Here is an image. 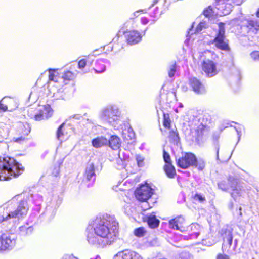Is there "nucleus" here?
<instances>
[{
    "label": "nucleus",
    "mask_w": 259,
    "mask_h": 259,
    "mask_svg": "<svg viewBox=\"0 0 259 259\" xmlns=\"http://www.w3.org/2000/svg\"><path fill=\"white\" fill-rule=\"evenodd\" d=\"M118 228V223L114 216L106 214L102 218H97L86 228V240L93 247L104 248L115 239Z\"/></svg>",
    "instance_id": "nucleus-1"
},
{
    "label": "nucleus",
    "mask_w": 259,
    "mask_h": 259,
    "mask_svg": "<svg viewBox=\"0 0 259 259\" xmlns=\"http://www.w3.org/2000/svg\"><path fill=\"white\" fill-rule=\"evenodd\" d=\"M218 187L224 192H229L231 197L235 201L241 203L242 198L249 188L245 187V185L238 182V180L230 176L227 180H222L218 183Z\"/></svg>",
    "instance_id": "nucleus-2"
},
{
    "label": "nucleus",
    "mask_w": 259,
    "mask_h": 259,
    "mask_svg": "<svg viewBox=\"0 0 259 259\" xmlns=\"http://www.w3.org/2000/svg\"><path fill=\"white\" fill-rule=\"evenodd\" d=\"M210 121L211 117L208 114L193 116L189 122L190 133L188 137H193L192 140L193 141H198L199 137H202L207 131Z\"/></svg>",
    "instance_id": "nucleus-3"
},
{
    "label": "nucleus",
    "mask_w": 259,
    "mask_h": 259,
    "mask_svg": "<svg viewBox=\"0 0 259 259\" xmlns=\"http://www.w3.org/2000/svg\"><path fill=\"white\" fill-rule=\"evenodd\" d=\"M24 170L23 167L14 158L9 157L0 158V181L16 177Z\"/></svg>",
    "instance_id": "nucleus-4"
},
{
    "label": "nucleus",
    "mask_w": 259,
    "mask_h": 259,
    "mask_svg": "<svg viewBox=\"0 0 259 259\" xmlns=\"http://www.w3.org/2000/svg\"><path fill=\"white\" fill-rule=\"evenodd\" d=\"M98 116L104 123L116 127L121 119V112L119 107L113 104L103 107L99 111Z\"/></svg>",
    "instance_id": "nucleus-5"
},
{
    "label": "nucleus",
    "mask_w": 259,
    "mask_h": 259,
    "mask_svg": "<svg viewBox=\"0 0 259 259\" xmlns=\"http://www.w3.org/2000/svg\"><path fill=\"white\" fill-rule=\"evenodd\" d=\"M28 209L26 199L21 200L17 207L13 208L12 204H9L6 207L2 215V220L0 221H9V223H16L21 218L24 217Z\"/></svg>",
    "instance_id": "nucleus-6"
},
{
    "label": "nucleus",
    "mask_w": 259,
    "mask_h": 259,
    "mask_svg": "<svg viewBox=\"0 0 259 259\" xmlns=\"http://www.w3.org/2000/svg\"><path fill=\"white\" fill-rule=\"evenodd\" d=\"M49 72L48 88L50 95L55 100L64 99L66 88L62 85V78L57 75L55 70L50 69Z\"/></svg>",
    "instance_id": "nucleus-7"
},
{
    "label": "nucleus",
    "mask_w": 259,
    "mask_h": 259,
    "mask_svg": "<svg viewBox=\"0 0 259 259\" xmlns=\"http://www.w3.org/2000/svg\"><path fill=\"white\" fill-rule=\"evenodd\" d=\"M233 228L231 226H226L223 227L220 233L223 238L222 250L229 254L235 253V249L237 244V240L235 239L233 243Z\"/></svg>",
    "instance_id": "nucleus-8"
},
{
    "label": "nucleus",
    "mask_w": 259,
    "mask_h": 259,
    "mask_svg": "<svg viewBox=\"0 0 259 259\" xmlns=\"http://www.w3.org/2000/svg\"><path fill=\"white\" fill-rule=\"evenodd\" d=\"M218 26L219 29L211 44L220 50L228 51L230 50V47L228 45V41L225 35V24L221 22L219 23Z\"/></svg>",
    "instance_id": "nucleus-9"
},
{
    "label": "nucleus",
    "mask_w": 259,
    "mask_h": 259,
    "mask_svg": "<svg viewBox=\"0 0 259 259\" xmlns=\"http://www.w3.org/2000/svg\"><path fill=\"white\" fill-rule=\"evenodd\" d=\"M16 235L14 234L4 233L0 236V250L12 249L15 245Z\"/></svg>",
    "instance_id": "nucleus-10"
},
{
    "label": "nucleus",
    "mask_w": 259,
    "mask_h": 259,
    "mask_svg": "<svg viewBox=\"0 0 259 259\" xmlns=\"http://www.w3.org/2000/svg\"><path fill=\"white\" fill-rule=\"evenodd\" d=\"M178 167L186 169L191 166H194L196 163V157L192 153H185L181 157L176 159Z\"/></svg>",
    "instance_id": "nucleus-11"
},
{
    "label": "nucleus",
    "mask_w": 259,
    "mask_h": 259,
    "mask_svg": "<svg viewBox=\"0 0 259 259\" xmlns=\"http://www.w3.org/2000/svg\"><path fill=\"white\" fill-rule=\"evenodd\" d=\"M32 110L28 111L29 116L31 118H34L36 121H40L41 120L46 119L50 117L53 113L52 109L49 105H45L40 107L38 110V113L32 115L30 113Z\"/></svg>",
    "instance_id": "nucleus-12"
},
{
    "label": "nucleus",
    "mask_w": 259,
    "mask_h": 259,
    "mask_svg": "<svg viewBox=\"0 0 259 259\" xmlns=\"http://www.w3.org/2000/svg\"><path fill=\"white\" fill-rule=\"evenodd\" d=\"M153 193V189L148 185H142L136 189L135 194L138 200L145 201L150 198Z\"/></svg>",
    "instance_id": "nucleus-13"
},
{
    "label": "nucleus",
    "mask_w": 259,
    "mask_h": 259,
    "mask_svg": "<svg viewBox=\"0 0 259 259\" xmlns=\"http://www.w3.org/2000/svg\"><path fill=\"white\" fill-rule=\"evenodd\" d=\"M95 178L94 165L93 163H89L85 169L83 181L89 187L93 185Z\"/></svg>",
    "instance_id": "nucleus-14"
},
{
    "label": "nucleus",
    "mask_w": 259,
    "mask_h": 259,
    "mask_svg": "<svg viewBox=\"0 0 259 259\" xmlns=\"http://www.w3.org/2000/svg\"><path fill=\"white\" fill-rule=\"evenodd\" d=\"M203 71L208 77H212L217 74L216 64L209 59L204 60L202 64Z\"/></svg>",
    "instance_id": "nucleus-15"
},
{
    "label": "nucleus",
    "mask_w": 259,
    "mask_h": 259,
    "mask_svg": "<svg viewBox=\"0 0 259 259\" xmlns=\"http://www.w3.org/2000/svg\"><path fill=\"white\" fill-rule=\"evenodd\" d=\"M128 44L133 45L137 44L142 40V35L137 30H128L124 32Z\"/></svg>",
    "instance_id": "nucleus-16"
},
{
    "label": "nucleus",
    "mask_w": 259,
    "mask_h": 259,
    "mask_svg": "<svg viewBox=\"0 0 259 259\" xmlns=\"http://www.w3.org/2000/svg\"><path fill=\"white\" fill-rule=\"evenodd\" d=\"M189 85L196 94H203L206 92L204 85L196 77L189 79Z\"/></svg>",
    "instance_id": "nucleus-17"
},
{
    "label": "nucleus",
    "mask_w": 259,
    "mask_h": 259,
    "mask_svg": "<svg viewBox=\"0 0 259 259\" xmlns=\"http://www.w3.org/2000/svg\"><path fill=\"white\" fill-rule=\"evenodd\" d=\"M113 259H143L137 252L131 250H125L117 253Z\"/></svg>",
    "instance_id": "nucleus-18"
},
{
    "label": "nucleus",
    "mask_w": 259,
    "mask_h": 259,
    "mask_svg": "<svg viewBox=\"0 0 259 259\" xmlns=\"http://www.w3.org/2000/svg\"><path fill=\"white\" fill-rule=\"evenodd\" d=\"M122 135L124 141L127 144H132L134 142L135 135L131 127L123 130Z\"/></svg>",
    "instance_id": "nucleus-19"
},
{
    "label": "nucleus",
    "mask_w": 259,
    "mask_h": 259,
    "mask_svg": "<svg viewBox=\"0 0 259 259\" xmlns=\"http://www.w3.org/2000/svg\"><path fill=\"white\" fill-rule=\"evenodd\" d=\"M246 28L248 33L256 34L259 29V20L253 19L247 21Z\"/></svg>",
    "instance_id": "nucleus-20"
},
{
    "label": "nucleus",
    "mask_w": 259,
    "mask_h": 259,
    "mask_svg": "<svg viewBox=\"0 0 259 259\" xmlns=\"http://www.w3.org/2000/svg\"><path fill=\"white\" fill-rule=\"evenodd\" d=\"M185 221L184 218L182 216H178L169 221V228L172 229L180 230V225H182Z\"/></svg>",
    "instance_id": "nucleus-21"
},
{
    "label": "nucleus",
    "mask_w": 259,
    "mask_h": 259,
    "mask_svg": "<svg viewBox=\"0 0 259 259\" xmlns=\"http://www.w3.org/2000/svg\"><path fill=\"white\" fill-rule=\"evenodd\" d=\"M109 64V61L106 59H100L97 60L95 68L94 69L96 73H100L105 71L106 65Z\"/></svg>",
    "instance_id": "nucleus-22"
},
{
    "label": "nucleus",
    "mask_w": 259,
    "mask_h": 259,
    "mask_svg": "<svg viewBox=\"0 0 259 259\" xmlns=\"http://www.w3.org/2000/svg\"><path fill=\"white\" fill-rule=\"evenodd\" d=\"M108 140L103 136L98 137L92 140V146L96 148L108 145Z\"/></svg>",
    "instance_id": "nucleus-23"
},
{
    "label": "nucleus",
    "mask_w": 259,
    "mask_h": 259,
    "mask_svg": "<svg viewBox=\"0 0 259 259\" xmlns=\"http://www.w3.org/2000/svg\"><path fill=\"white\" fill-rule=\"evenodd\" d=\"M108 145L113 149L117 150L119 148L121 142L120 140L117 136H112L110 137L109 139H108Z\"/></svg>",
    "instance_id": "nucleus-24"
},
{
    "label": "nucleus",
    "mask_w": 259,
    "mask_h": 259,
    "mask_svg": "<svg viewBox=\"0 0 259 259\" xmlns=\"http://www.w3.org/2000/svg\"><path fill=\"white\" fill-rule=\"evenodd\" d=\"M64 126L65 123H63L59 126L57 131V138L61 142L66 140L68 138L67 133L65 132Z\"/></svg>",
    "instance_id": "nucleus-25"
},
{
    "label": "nucleus",
    "mask_w": 259,
    "mask_h": 259,
    "mask_svg": "<svg viewBox=\"0 0 259 259\" xmlns=\"http://www.w3.org/2000/svg\"><path fill=\"white\" fill-rule=\"evenodd\" d=\"M160 221L156 219V215L154 213L150 214L147 217V223L149 227L151 228H155L159 226Z\"/></svg>",
    "instance_id": "nucleus-26"
},
{
    "label": "nucleus",
    "mask_w": 259,
    "mask_h": 259,
    "mask_svg": "<svg viewBox=\"0 0 259 259\" xmlns=\"http://www.w3.org/2000/svg\"><path fill=\"white\" fill-rule=\"evenodd\" d=\"M33 230L32 226H29L28 224L19 227V234L21 236H27L30 235Z\"/></svg>",
    "instance_id": "nucleus-27"
},
{
    "label": "nucleus",
    "mask_w": 259,
    "mask_h": 259,
    "mask_svg": "<svg viewBox=\"0 0 259 259\" xmlns=\"http://www.w3.org/2000/svg\"><path fill=\"white\" fill-rule=\"evenodd\" d=\"M164 170L167 176L170 178H173L176 175L175 168L171 163L165 164Z\"/></svg>",
    "instance_id": "nucleus-28"
},
{
    "label": "nucleus",
    "mask_w": 259,
    "mask_h": 259,
    "mask_svg": "<svg viewBox=\"0 0 259 259\" xmlns=\"http://www.w3.org/2000/svg\"><path fill=\"white\" fill-rule=\"evenodd\" d=\"M20 128L21 134L25 137L30 132V126L29 124L27 123L21 124Z\"/></svg>",
    "instance_id": "nucleus-29"
},
{
    "label": "nucleus",
    "mask_w": 259,
    "mask_h": 259,
    "mask_svg": "<svg viewBox=\"0 0 259 259\" xmlns=\"http://www.w3.org/2000/svg\"><path fill=\"white\" fill-rule=\"evenodd\" d=\"M160 15L159 13L158 7H156L153 10L152 12H151L150 14V16L151 17L153 18L151 20L152 22L151 24H153L158 19L159 16Z\"/></svg>",
    "instance_id": "nucleus-30"
},
{
    "label": "nucleus",
    "mask_w": 259,
    "mask_h": 259,
    "mask_svg": "<svg viewBox=\"0 0 259 259\" xmlns=\"http://www.w3.org/2000/svg\"><path fill=\"white\" fill-rule=\"evenodd\" d=\"M61 78L63 79L62 83H63L65 81L73 79L74 78V75L72 72L67 71L64 73L62 77Z\"/></svg>",
    "instance_id": "nucleus-31"
},
{
    "label": "nucleus",
    "mask_w": 259,
    "mask_h": 259,
    "mask_svg": "<svg viewBox=\"0 0 259 259\" xmlns=\"http://www.w3.org/2000/svg\"><path fill=\"white\" fill-rule=\"evenodd\" d=\"M214 14L215 12L213 10V8L211 7V6H209L207 8L203 11V14L208 20H209L210 17L214 15Z\"/></svg>",
    "instance_id": "nucleus-32"
},
{
    "label": "nucleus",
    "mask_w": 259,
    "mask_h": 259,
    "mask_svg": "<svg viewBox=\"0 0 259 259\" xmlns=\"http://www.w3.org/2000/svg\"><path fill=\"white\" fill-rule=\"evenodd\" d=\"M209 24L207 22L206 20H203V21L199 23L197 26L195 33H199L204 28H206L208 26Z\"/></svg>",
    "instance_id": "nucleus-33"
},
{
    "label": "nucleus",
    "mask_w": 259,
    "mask_h": 259,
    "mask_svg": "<svg viewBox=\"0 0 259 259\" xmlns=\"http://www.w3.org/2000/svg\"><path fill=\"white\" fill-rule=\"evenodd\" d=\"M33 203L36 205H40L42 202V197L41 195L36 194L31 196Z\"/></svg>",
    "instance_id": "nucleus-34"
},
{
    "label": "nucleus",
    "mask_w": 259,
    "mask_h": 259,
    "mask_svg": "<svg viewBox=\"0 0 259 259\" xmlns=\"http://www.w3.org/2000/svg\"><path fill=\"white\" fill-rule=\"evenodd\" d=\"M246 259H259V254L254 250L249 251L246 253Z\"/></svg>",
    "instance_id": "nucleus-35"
},
{
    "label": "nucleus",
    "mask_w": 259,
    "mask_h": 259,
    "mask_svg": "<svg viewBox=\"0 0 259 259\" xmlns=\"http://www.w3.org/2000/svg\"><path fill=\"white\" fill-rule=\"evenodd\" d=\"M216 241L212 238L203 239L202 240V244L207 246H211L214 244Z\"/></svg>",
    "instance_id": "nucleus-36"
},
{
    "label": "nucleus",
    "mask_w": 259,
    "mask_h": 259,
    "mask_svg": "<svg viewBox=\"0 0 259 259\" xmlns=\"http://www.w3.org/2000/svg\"><path fill=\"white\" fill-rule=\"evenodd\" d=\"M3 100V99H2L1 101H0V112H5L8 110L11 111L17 107H7L6 105L3 104L2 103Z\"/></svg>",
    "instance_id": "nucleus-37"
},
{
    "label": "nucleus",
    "mask_w": 259,
    "mask_h": 259,
    "mask_svg": "<svg viewBox=\"0 0 259 259\" xmlns=\"http://www.w3.org/2000/svg\"><path fill=\"white\" fill-rule=\"evenodd\" d=\"M200 234V231H194L189 234L188 236H185L184 239L187 240L196 239L198 237Z\"/></svg>",
    "instance_id": "nucleus-38"
},
{
    "label": "nucleus",
    "mask_w": 259,
    "mask_h": 259,
    "mask_svg": "<svg viewBox=\"0 0 259 259\" xmlns=\"http://www.w3.org/2000/svg\"><path fill=\"white\" fill-rule=\"evenodd\" d=\"M176 63H174L172 65H170L169 66L168 72V76L169 77H172L176 71Z\"/></svg>",
    "instance_id": "nucleus-39"
},
{
    "label": "nucleus",
    "mask_w": 259,
    "mask_h": 259,
    "mask_svg": "<svg viewBox=\"0 0 259 259\" xmlns=\"http://www.w3.org/2000/svg\"><path fill=\"white\" fill-rule=\"evenodd\" d=\"M145 231L143 228L140 227L137 228L134 231L135 235L137 237H143L145 235Z\"/></svg>",
    "instance_id": "nucleus-40"
},
{
    "label": "nucleus",
    "mask_w": 259,
    "mask_h": 259,
    "mask_svg": "<svg viewBox=\"0 0 259 259\" xmlns=\"http://www.w3.org/2000/svg\"><path fill=\"white\" fill-rule=\"evenodd\" d=\"M163 157L166 164L171 163L170 155L164 149L163 151Z\"/></svg>",
    "instance_id": "nucleus-41"
},
{
    "label": "nucleus",
    "mask_w": 259,
    "mask_h": 259,
    "mask_svg": "<svg viewBox=\"0 0 259 259\" xmlns=\"http://www.w3.org/2000/svg\"><path fill=\"white\" fill-rule=\"evenodd\" d=\"M175 259H191V256L188 252H183L180 253Z\"/></svg>",
    "instance_id": "nucleus-42"
},
{
    "label": "nucleus",
    "mask_w": 259,
    "mask_h": 259,
    "mask_svg": "<svg viewBox=\"0 0 259 259\" xmlns=\"http://www.w3.org/2000/svg\"><path fill=\"white\" fill-rule=\"evenodd\" d=\"M169 138L171 140H172L174 142L177 143L179 141V137L178 136V134L175 132L174 131H171L169 134Z\"/></svg>",
    "instance_id": "nucleus-43"
},
{
    "label": "nucleus",
    "mask_w": 259,
    "mask_h": 259,
    "mask_svg": "<svg viewBox=\"0 0 259 259\" xmlns=\"http://www.w3.org/2000/svg\"><path fill=\"white\" fill-rule=\"evenodd\" d=\"M205 162L203 160L197 161L194 166H195L199 170H202L205 167Z\"/></svg>",
    "instance_id": "nucleus-44"
},
{
    "label": "nucleus",
    "mask_w": 259,
    "mask_h": 259,
    "mask_svg": "<svg viewBox=\"0 0 259 259\" xmlns=\"http://www.w3.org/2000/svg\"><path fill=\"white\" fill-rule=\"evenodd\" d=\"M90 117V116H87V114L86 113L84 114V117H82V119L81 121L82 124L86 123V122H88V123L93 124L94 121Z\"/></svg>",
    "instance_id": "nucleus-45"
},
{
    "label": "nucleus",
    "mask_w": 259,
    "mask_h": 259,
    "mask_svg": "<svg viewBox=\"0 0 259 259\" xmlns=\"http://www.w3.org/2000/svg\"><path fill=\"white\" fill-rule=\"evenodd\" d=\"M190 228H191V230L193 231H200L201 230V226L197 224V223H194V224H192L191 225H190Z\"/></svg>",
    "instance_id": "nucleus-46"
},
{
    "label": "nucleus",
    "mask_w": 259,
    "mask_h": 259,
    "mask_svg": "<svg viewBox=\"0 0 259 259\" xmlns=\"http://www.w3.org/2000/svg\"><path fill=\"white\" fill-rule=\"evenodd\" d=\"M251 58L255 61H259V51H254L250 54Z\"/></svg>",
    "instance_id": "nucleus-47"
},
{
    "label": "nucleus",
    "mask_w": 259,
    "mask_h": 259,
    "mask_svg": "<svg viewBox=\"0 0 259 259\" xmlns=\"http://www.w3.org/2000/svg\"><path fill=\"white\" fill-rule=\"evenodd\" d=\"M26 140L25 136L23 135H21L20 137L16 138L14 137L13 138V141L18 143H21L24 142Z\"/></svg>",
    "instance_id": "nucleus-48"
},
{
    "label": "nucleus",
    "mask_w": 259,
    "mask_h": 259,
    "mask_svg": "<svg viewBox=\"0 0 259 259\" xmlns=\"http://www.w3.org/2000/svg\"><path fill=\"white\" fill-rule=\"evenodd\" d=\"M194 199L195 200H198L200 202H202L205 200V198L200 194H196L194 196Z\"/></svg>",
    "instance_id": "nucleus-49"
},
{
    "label": "nucleus",
    "mask_w": 259,
    "mask_h": 259,
    "mask_svg": "<svg viewBox=\"0 0 259 259\" xmlns=\"http://www.w3.org/2000/svg\"><path fill=\"white\" fill-rule=\"evenodd\" d=\"M94 58V54L89 55L87 57V59L86 60L87 64H89V65H91L92 64Z\"/></svg>",
    "instance_id": "nucleus-50"
},
{
    "label": "nucleus",
    "mask_w": 259,
    "mask_h": 259,
    "mask_svg": "<svg viewBox=\"0 0 259 259\" xmlns=\"http://www.w3.org/2000/svg\"><path fill=\"white\" fill-rule=\"evenodd\" d=\"M164 119L163 125L166 128H169L170 125V121L168 118H166L165 114H164Z\"/></svg>",
    "instance_id": "nucleus-51"
},
{
    "label": "nucleus",
    "mask_w": 259,
    "mask_h": 259,
    "mask_svg": "<svg viewBox=\"0 0 259 259\" xmlns=\"http://www.w3.org/2000/svg\"><path fill=\"white\" fill-rule=\"evenodd\" d=\"M86 64H87L86 60L84 59H81L78 62V67L80 69H82L85 66Z\"/></svg>",
    "instance_id": "nucleus-52"
},
{
    "label": "nucleus",
    "mask_w": 259,
    "mask_h": 259,
    "mask_svg": "<svg viewBox=\"0 0 259 259\" xmlns=\"http://www.w3.org/2000/svg\"><path fill=\"white\" fill-rule=\"evenodd\" d=\"M142 12L144 13H146V11L145 10H139L138 11H137L135 12L133 14L132 16L131 17V19H134L136 17H137L139 16V13Z\"/></svg>",
    "instance_id": "nucleus-53"
},
{
    "label": "nucleus",
    "mask_w": 259,
    "mask_h": 259,
    "mask_svg": "<svg viewBox=\"0 0 259 259\" xmlns=\"http://www.w3.org/2000/svg\"><path fill=\"white\" fill-rule=\"evenodd\" d=\"M136 160L139 166H142L143 158L140 155L136 156Z\"/></svg>",
    "instance_id": "nucleus-54"
},
{
    "label": "nucleus",
    "mask_w": 259,
    "mask_h": 259,
    "mask_svg": "<svg viewBox=\"0 0 259 259\" xmlns=\"http://www.w3.org/2000/svg\"><path fill=\"white\" fill-rule=\"evenodd\" d=\"M241 210H242V208L240 206L239 209H236L235 212H234V215H236V216L241 217L242 216Z\"/></svg>",
    "instance_id": "nucleus-55"
},
{
    "label": "nucleus",
    "mask_w": 259,
    "mask_h": 259,
    "mask_svg": "<svg viewBox=\"0 0 259 259\" xmlns=\"http://www.w3.org/2000/svg\"><path fill=\"white\" fill-rule=\"evenodd\" d=\"M61 259H78L72 255L66 254L64 255Z\"/></svg>",
    "instance_id": "nucleus-56"
},
{
    "label": "nucleus",
    "mask_w": 259,
    "mask_h": 259,
    "mask_svg": "<svg viewBox=\"0 0 259 259\" xmlns=\"http://www.w3.org/2000/svg\"><path fill=\"white\" fill-rule=\"evenodd\" d=\"M149 20L145 17H143L141 18V22L142 24L146 25L149 22Z\"/></svg>",
    "instance_id": "nucleus-57"
},
{
    "label": "nucleus",
    "mask_w": 259,
    "mask_h": 259,
    "mask_svg": "<svg viewBox=\"0 0 259 259\" xmlns=\"http://www.w3.org/2000/svg\"><path fill=\"white\" fill-rule=\"evenodd\" d=\"M217 259H230L227 255L219 254L217 255Z\"/></svg>",
    "instance_id": "nucleus-58"
},
{
    "label": "nucleus",
    "mask_w": 259,
    "mask_h": 259,
    "mask_svg": "<svg viewBox=\"0 0 259 259\" xmlns=\"http://www.w3.org/2000/svg\"><path fill=\"white\" fill-rule=\"evenodd\" d=\"M166 0H154L153 4L149 7V8H151L153 7L155 4H157L159 2H161L162 3H165Z\"/></svg>",
    "instance_id": "nucleus-59"
},
{
    "label": "nucleus",
    "mask_w": 259,
    "mask_h": 259,
    "mask_svg": "<svg viewBox=\"0 0 259 259\" xmlns=\"http://www.w3.org/2000/svg\"><path fill=\"white\" fill-rule=\"evenodd\" d=\"M235 129L237 133V135L238 136V141H239L240 140V137L241 136V129H239V128H237L236 127H235Z\"/></svg>",
    "instance_id": "nucleus-60"
},
{
    "label": "nucleus",
    "mask_w": 259,
    "mask_h": 259,
    "mask_svg": "<svg viewBox=\"0 0 259 259\" xmlns=\"http://www.w3.org/2000/svg\"><path fill=\"white\" fill-rule=\"evenodd\" d=\"M234 4L236 5H240L242 3L243 0H233Z\"/></svg>",
    "instance_id": "nucleus-61"
},
{
    "label": "nucleus",
    "mask_w": 259,
    "mask_h": 259,
    "mask_svg": "<svg viewBox=\"0 0 259 259\" xmlns=\"http://www.w3.org/2000/svg\"><path fill=\"white\" fill-rule=\"evenodd\" d=\"M168 97H169L172 98H174V99H175V98H176V94H175V93H174V92H171V93H168Z\"/></svg>",
    "instance_id": "nucleus-62"
},
{
    "label": "nucleus",
    "mask_w": 259,
    "mask_h": 259,
    "mask_svg": "<svg viewBox=\"0 0 259 259\" xmlns=\"http://www.w3.org/2000/svg\"><path fill=\"white\" fill-rule=\"evenodd\" d=\"M229 0H215V3L217 4H224L226 2H227Z\"/></svg>",
    "instance_id": "nucleus-63"
},
{
    "label": "nucleus",
    "mask_w": 259,
    "mask_h": 259,
    "mask_svg": "<svg viewBox=\"0 0 259 259\" xmlns=\"http://www.w3.org/2000/svg\"><path fill=\"white\" fill-rule=\"evenodd\" d=\"M193 27V26H192L191 28H190L189 29V31H188V33L189 35H192L193 33V30H192Z\"/></svg>",
    "instance_id": "nucleus-64"
}]
</instances>
